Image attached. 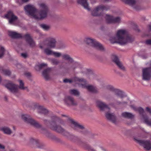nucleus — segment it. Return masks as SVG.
I'll return each instance as SVG.
<instances>
[{
  "label": "nucleus",
  "mask_w": 151,
  "mask_h": 151,
  "mask_svg": "<svg viewBox=\"0 0 151 151\" xmlns=\"http://www.w3.org/2000/svg\"><path fill=\"white\" fill-rule=\"evenodd\" d=\"M40 10L37 11L34 6L29 4L26 6L24 8L27 14L34 18L38 20L44 19L46 18L49 12L48 6L42 3L39 4Z\"/></svg>",
  "instance_id": "obj_1"
},
{
  "label": "nucleus",
  "mask_w": 151,
  "mask_h": 151,
  "mask_svg": "<svg viewBox=\"0 0 151 151\" xmlns=\"http://www.w3.org/2000/svg\"><path fill=\"white\" fill-rule=\"evenodd\" d=\"M133 39L127 35V31L124 29L118 30L115 37H111L110 40L112 43H116L121 45H124L132 42Z\"/></svg>",
  "instance_id": "obj_2"
},
{
  "label": "nucleus",
  "mask_w": 151,
  "mask_h": 151,
  "mask_svg": "<svg viewBox=\"0 0 151 151\" xmlns=\"http://www.w3.org/2000/svg\"><path fill=\"white\" fill-rule=\"evenodd\" d=\"M9 35L12 38H24L26 42L29 43L31 47H33L35 45V42L30 36L28 34H26L24 36H22L21 34L15 32H9Z\"/></svg>",
  "instance_id": "obj_3"
},
{
  "label": "nucleus",
  "mask_w": 151,
  "mask_h": 151,
  "mask_svg": "<svg viewBox=\"0 0 151 151\" xmlns=\"http://www.w3.org/2000/svg\"><path fill=\"white\" fill-rule=\"evenodd\" d=\"M86 43L95 48L100 50H103L104 49L101 44L98 42L90 38H86L85 40Z\"/></svg>",
  "instance_id": "obj_4"
},
{
  "label": "nucleus",
  "mask_w": 151,
  "mask_h": 151,
  "mask_svg": "<svg viewBox=\"0 0 151 151\" xmlns=\"http://www.w3.org/2000/svg\"><path fill=\"white\" fill-rule=\"evenodd\" d=\"M131 106L134 110L138 111L140 115H141V119L143 122L148 125L151 126V120L149 121L147 116L144 115V110L142 108L140 107L136 108L133 105H131Z\"/></svg>",
  "instance_id": "obj_5"
},
{
  "label": "nucleus",
  "mask_w": 151,
  "mask_h": 151,
  "mask_svg": "<svg viewBox=\"0 0 151 151\" xmlns=\"http://www.w3.org/2000/svg\"><path fill=\"white\" fill-rule=\"evenodd\" d=\"M22 119L26 122L36 127H39L40 125L37 122L31 118L29 115L27 114H22L21 115Z\"/></svg>",
  "instance_id": "obj_6"
},
{
  "label": "nucleus",
  "mask_w": 151,
  "mask_h": 151,
  "mask_svg": "<svg viewBox=\"0 0 151 151\" xmlns=\"http://www.w3.org/2000/svg\"><path fill=\"white\" fill-rule=\"evenodd\" d=\"M110 8L108 6L100 5L97 7L92 12L91 14L94 16H98L100 15V12L104 11H107Z\"/></svg>",
  "instance_id": "obj_7"
},
{
  "label": "nucleus",
  "mask_w": 151,
  "mask_h": 151,
  "mask_svg": "<svg viewBox=\"0 0 151 151\" xmlns=\"http://www.w3.org/2000/svg\"><path fill=\"white\" fill-rule=\"evenodd\" d=\"M151 78V66L145 68L142 70V79L146 81H149Z\"/></svg>",
  "instance_id": "obj_8"
},
{
  "label": "nucleus",
  "mask_w": 151,
  "mask_h": 151,
  "mask_svg": "<svg viewBox=\"0 0 151 151\" xmlns=\"http://www.w3.org/2000/svg\"><path fill=\"white\" fill-rule=\"evenodd\" d=\"M70 122L71 124V127L74 130L81 133H84L85 129L83 126L80 125L73 120H70Z\"/></svg>",
  "instance_id": "obj_9"
},
{
  "label": "nucleus",
  "mask_w": 151,
  "mask_h": 151,
  "mask_svg": "<svg viewBox=\"0 0 151 151\" xmlns=\"http://www.w3.org/2000/svg\"><path fill=\"white\" fill-rule=\"evenodd\" d=\"M81 79L83 80V81H80L79 85H81L82 88H86L91 92L95 93L97 92L96 88L91 85L87 86L86 80L83 78H81Z\"/></svg>",
  "instance_id": "obj_10"
},
{
  "label": "nucleus",
  "mask_w": 151,
  "mask_h": 151,
  "mask_svg": "<svg viewBox=\"0 0 151 151\" xmlns=\"http://www.w3.org/2000/svg\"><path fill=\"white\" fill-rule=\"evenodd\" d=\"M106 89L110 91L114 92L116 95L122 99L126 97L123 92L119 90L114 89L112 86L107 85L106 87Z\"/></svg>",
  "instance_id": "obj_11"
},
{
  "label": "nucleus",
  "mask_w": 151,
  "mask_h": 151,
  "mask_svg": "<svg viewBox=\"0 0 151 151\" xmlns=\"http://www.w3.org/2000/svg\"><path fill=\"white\" fill-rule=\"evenodd\" d=\"M64 103L68 106H76L77 103L74 99L70 96H66L63 99Z\"/></svg>",
  "instance_id": "obj_12"
},
{
  "label": "nucleus",
  "mask_w": 151,
  "mask_h": 151,
  "mask_svg": "<svg viewBox=\"0 0 151 151\" xmlns=\"http://www.w3.org/2000/svg\"><path fill=\"white\" fill-rule=\"evenodd\" d=\"M50 128L52 130L59 133H63L64 129L60 126L57 125L56 121H52L50 123Z\"/></svg>",
  "instance_id": "obj_13"
},
{
  "label": "nucleus",
  "mask_w": 151,
  "mask_h": 151,
  "mask_svg": "<svg viewBox=\"0 0 151 151\" xmlns=\"http://www.w3.org/2000/svg\"><path fill=\"white\" fill-rule=\"evenodd\" d=\"M140 145L143 146L145 149L147 151L151 149V143L150 141L138 140L134 138Z\"/></svg>",
  "instance_id": "obj_14"
},
{
  "label": "nucleus",
  "mask_w": 151,
  "mask_h": 151,
  "mask_svg": "<svg viewBox=\"0 0 151 151\" xmlns=\"http://www.w3.org/2000/svg\"><path fill=\"white\" fill-rule=\"evenodd\" d=\"M105 18L108 23H119L120 22L121 20L120 18L119 17L114 18L112 16L109 15H106Z\"/></svg>",
  "instance_id": "obj_15"
},
{
  "label": "nucleus",
  "mask_w": 151,
  "mask_h": 151,
  "mask_svg": "<svg viewBox=\"0 0 151 151\" xmlns=\"http://www.w3.org/2000/svg\"><path fill=\"white\" fill-rule=\"evenodd\" d=\"M5 17L6 18L9 19V23L12 24H14V22L17 19V17L11 11L9 12Z\"/></svg>",
  "instance_id": "obj_16"
},
{
  "label": "nucleus",
  "mask_w": 151,
  "mask_h": 151,
  "mask_svg": "<svg viewBox=\"0 0 151 151\" xmlns=\"http://www.w3.org/2000/svg\"><path fill=\"white\" fill-rule=\"evenodd\" d=\"M5 87L10 91L13 93H15L18 91V87L17 86L11 83H9L6 85Z\"/></svg>",
  "instance_id": "obj_17"
},
{
  "label": "nucleus",
  "mask_w": 151,
  "mask_h": 151,
  "mask_svg": "<svg viewBox=\"0 0 151 151\" xmlns=\"http://www.w3.org/2000/svg\"><path fill=\"white\" fill-rule=\"evenodd\" d=\"M111 58L113 62H114L117 66L121 69L124 70V68L122 65L119 59L117 57L114 55L112 56Z\"/></svg>",
  "instance_id": "obj_18"
},
{
  "label": "nucleus",
  "mask_w": 151,
  "mask_h": 151,
  "mask_svg": "<svg viewBox=\"0 0 151 151\" xmlns=\"http://www.w3.org/2000/svg\"><path fill=\"white\" fill-rule=\"evenodd\" d=\"M45 42H47V45L51 48H53L55 47L56 41L55 39L52 37H49L47 38Z\"/></svg>",
  "instance_id": "obj_19"
},
{
  "label": "nucleus",
  "mask_w": 151,
  "mask_h": 151,
  "mask_svg": "<svg viewBox=\"0 0 151 151\" xmlns=\"http://www.w3.org/2000/svg\"><path fill=\"white\" fill-rule=\"evenodd\" d=\"M96 105L101 110L109 111V108L101 101L98 100L96 101Z\"/></svg>",
  "instance_id": "obj_20"
},
{
  "label": "nucleus",
  "mask_w": 151,
  "mask_h": 151,
  "mask_svg": "<svg viewBox=\"0 0 151 151\" xmlns=\"http://www.w3.org/2000/svg\"><path fill=\"white\" fill-rule=\"evenodd\" d=\"M125 4H127L130 6L134 7L137 10L136 7L137 5V0H121Z\"/></svg>",
  "instance_id": "obj_21"
},
{
  "label": "nucleus",
  "mask_w": 151,
  "mask_h": 151,
  "mask_svg": "<svg viewBox=\"0 0 151 151\" xmlns=\"http://www.w3.org/2000/svg\"><path fill=\"white\" fill-rule=\"evenodd\" d=\"M78 3L81 5L85 9L88 11L90 10L91 9L89 6V4L87 1V0H77Z\"/></svg>",
  "instance_id": "obj_22"
},
{
  "label": "nucleus",
  "mask_w": 151,
  "mask_h": 151,
  "mask_svg": "<svg viewBox=\"0 0 151 151\" xmlns=\"http://www.w3.org/2000/svg\"><path fill=\"white\" fill-rule=\"evenodd\" d=\"M44 52L47 55H53L57 57H59L61 55V53L58 52H54L51 50L47 48L44 50Z\"/></svg>",
  "instance_id": "obj_23"
},
{
  "label": "nucleus",
  "mask_w": 151,
  "mask_h": 151,
  "mask_svg": "<svg viewBox=\"0 0 151 151\" xmlns=\"http://www.w3.org/2000/svg\"><path fill=\"white\" fill-rule=\"evenodd\" d=\"M81 81H82L83 80H81V78H79L75 77L73 78L72 80L67 79H65L63 80V82L65 83L69 82L70 83L74 82L76 83L79 84V83Z\"/></svg>",
  "instance_id": "obj_24"
},
{
  "label": "nucleus",
  "mask_w": 151,
  "mask_h": 151,
  "mask_svg": "<svg viewBox=\"0 0 151 151\" xmlns=\"http://www.w3.org/2000/svg\"><path fill=\"white\" fill-rule=\"evenodd\" d=\"M106 116L108 119L114 123H116V117L113 114L107 112L106 114Z\"/></svg>",
  "instance_id": "obj_25"
},
{
  "label": "nucleus",
  "mask_w": 151,
  "mask_h": 151,
  "mask_svg": "<svg viewBox=\"0 0 151 151\" xmlns=\"http://www.w3.org/2000/svg\"><path fill=\"white\" fill-rule=\"evenodd\" d=\"M51 68H49L43 71L42 75L46 80H48L49 78V74L50 72Z\"/></svg>",
  "instance_id": "obj_26"
},
{
  "label": "nucleus",
  "mask_w": 151,
  "mask_h": 151,
  "mask_svg": "<svg viewBox=\"0 0 151 151\" xmlns=\"http://www.w3.org/2000/svg\"><path fill=\"white\" fill-rule=\"evenodd\" d=\"M38 112L40 113L46 114L48 112V111L47 109L41 106H39L38 107Z\"/></svg>",
  "instance_id": "obj_27"
},
{
  "label": "nucleus",
  "mask_w": 151,
  "mask_h": 151,
  "mask_svg": "<svg viewBox=\"0 0 151 151\" xmlns=\"http://www.w3.org/2000/svg\"><path fill=\"white\" fill-rule=\"evenodd\" d=\"M122 116L125 118L132 119L134 117V116L132 114L127 112H123L122 114Z\"/></svg>",
  "instance_id": "obj_28"
},
{
  "label": "nucleus",
  "mask_w": 151,
  "mask_h": 151,
  "mask_svg": "<svg viewBox=\"0 0 151 151\" xmlns=\"http://www.w3.org/2000/svg\"><path fill=\"white\" fill-rule=\"evenodd\" d=\"M1 130L4 133L6 134H10L12 133L11 130L7 127H4L2 128L1 129Z\"/></svg>",
  "instance_id": "obj_29"
},
{
  "label": "nucleus",
  "mask_w": 151,
  "mask_h": 151,
  "mask_svg": "<svg viewBox=\"0 0 151 151\" xmlns=\"http://www.w3.org/2000/svg\"><path fill=\"white\" fill-rule=\"evenodd\" d=\"M1 70V73L4 75L9 76L11 74L10 71L8 69H2V68H0V71Z\"/></svg>",
  "instance_id": "obj_30"
},
{
  "label": "nucleus",
  "mask_w": 151,
  "mask_h": 151,
  "mask_svg": "<svg viewBox=\"0 0 151 151\" xmlns=\"http://www.w3.org/2000/svg\"><path fill=\"white\" fill-rule=\"evenodd\" d=\"M70 93L71 94L78 96L79 95V92L77 90L71 89L70 91Z\"/></svg>",
  "instance_id": "obj_31"
},
{
  "label": "nucleus",
  "mask_w": 151,
  "mask_h": 151,
  "mask_svg": "<svg viewBox=\"0 0 151 151\" xmlns=\"http://www.w3.org/2000/svg\"><path fill=\"white\" fill-rule=\"evenodd\" d=\"M63 58L65 60H69L70 62H73V60L69 55L67 54L63 55L62 56Z\"/></svg>",
  "instance_id": "obj_32"
},
{
  "label": "nucleus",
  "mask_w": 151,
  "mask_h": 151,
  "mask_svg": "<svg viewBox=\"0 0 151 151\" xmlns=\"http://www.w3.org/2000/svg\"><path fill=\"white\" fill-rule=\"evenodd\" d=\"M19 88L20 89L24 90L27 88L26 87H24V83L22 80H19Z\"/></svg>",
  "instance_id": "obj_33"
},
{
  "label": "nucleus",
  "mask_w": 151,
  "mask_h": 151,
  "mask_svg": "<svg viewBox=\"0 0 151 151\" xmlns=\"http://www.w3.org/2000/svg\"><path fill=\"white\" fill-rule=\"evenodd\" d=\"M51 63L54 65H58L60 63V61L57 59L53 58L50 60Z\"/></svg>",
  "instance_id": "obj_34"
},
{
  "label": "nucleus",
  "mask_w": 151,
  "mask_h": 151,
  "mask_svg": "<svg viewBox=\"0 0 151 151\" xmlns=\"http://www.w3.org/2000/svg\"><path fill=\"white\" fill-rule=\"evenodd\" d=\"M40 26L43 29L45 30H48L50 28L49 26L44 24H41L40 25Z\"/></svg>",
  "instance_id": "obj_35"
},
{
  "label": "nucleus",
  "mask_w": 151,
  "mask_h": 151,
  "mask_svg": "<svg viewBox=\"0 0 151 151\" xmlns=\"http://www.w3.org/2000/svg\"><path fill=\"white\" fill-rule=\"evenodd\" d=\"M5 50V49L2 46L0 47V58H1L4 55Z\"/></svg>",
  "instance_id": "obj_36"
},
{
  "label": "nucleus",
  "mask_w": 151,
  "mask_h": 151,
  "mask_svg": "<svg viewBox=\"0 0 151 151\" xmlns=\"http://www.w3.org/2000/svg\"><path fill=\"white\" fill-rule=\"evenodd\" d=\"M47 66V64H46L43 63L38 64L37 66H36V67L38 66L40 69L44 66Z\"/></svg>",
  "instance_id": "obj_37"
},
{
  "label": "nucleus",
  "mask_w": 151,
  "mask_h": 151,
  "mask_svg": "<svg viewBox=\"0 0 151 151\" xmlns=\"http://www.w3.org/2000/svg\"><path fill=\"white\" fill-rule=\"evenodd\" d=\"M146 110L150 114H151V109L148 107H147L146 108Z\"/></svg>",
  "instance_id": "obj_38"
},
{
  "label": "nucleus",
  "mask_w": 151,
  "mask_h": 151,
  "mask_svg": "<svg viewBox=\"0 0 151 151\" xmlns=\"http://www.w3.org/2000/svg\"><path fill=\"white\" fill-rule=\"evenodd\" d=\"M145 43L147 45H151V40H146Z\"/></svg>",
  "instance_id": "obj_39"
},
{
  "label": "nucleus",
  "mask_w": 151,
  "mask_h": 151,
  "mask_svg": "<svg viewBox=\"0 0 151 151\" xmlns=\"http://www.w3.org/2000/svg\"><path fill=\"white\" fill-rule=\"evenodd\" d=\"M21 55L24 58H26L27 57V54L26 53H22Z\"/></svg>",
  "instance_id": "obj_40"
},
{
  "label": "nucleus",
  "mask_w": 151,
  "mask_h": 151,
  "mask_svg": "<svg viewBox=\"0 0 151 151\" xmlns=\"http://www.w3.org/2000/svg\"><path fill=\"white\" fill-rule=\"evenodd\" d=\"M5 148V147L4 146L0 144V149L4 150Z\"/></svg>",
  "instance_id": "obj_41"
},
{
  "label": "nucleus",
  "mask_w": 151,
  "mask_h": 151,
  "mask_svg": "<svg viewBox=\"0 0 151 151\" xmlns=\"http://www.w3.org/2000/svg\"><path fill=\"white\" fill-rule=\"evenodd\" d=\"M25 74L27 76H30V74L29 73H26Z\"/></svg>",
  "instance_id": "obj_42"
},
{
  "label": "nucleus",
  "mask_w": 151,
  "mask_h": 151,
  "mask_svg": "<svg viewBox=\"0 0 151 151\" xmlns=\"http://www.w3.org/2000/svg\"><path fill=\"white\" fill-rule=\"evenodd\" d=\"M148 29L149 31H151V25H149L148 26Z\"/></svg>",
  "instance_id": "obj_43"
},
{
  "label": "nucleus",
  "mask_w": 151,
  "mask_h": 151,
  "mask_svg": "<svg viewBox=\"0 0 151 151\" xmlns=\"http://www.w3.org/2000/svg\"><path fill=\"white\" fill-rule=\"evenodd\" d=\"M29 0H22V1L23 2H26L28 1Z\"/></svg>",
  "instance_id": "obj_44"
},
{
  "label": "nucleus",
  "mask_w": 151,
  "mask_h": 151,
  "mask_svg": "<svg viewBox=\"0 0 151 151\" xmlns=\"http://www.w3.org/2000/svg\"><path fill=\"white\" fill-rule=\"evenodd\" d=\"M121 103H120V104H121ZM121 103L123 104H127V103L126 102H122V103Z\"/></svg>",
  "instance_id": "obj_45"
},
{
  "label": "nucleus",
  "mask_w": 151,
  "mask_h": 151,
  "mask_svg": "<svg viewBox=\"0 0 151 151\" xmlns=\"http://www.w3.org/2000/svg\"><path fill=\"white\" fill-rule=\"evenodd\" d=\"M30 141L32 142V141H34V139L33 138H32L30 139Z\"/></svg>",
  "instance_id": "obj_46"
},
{
  "label": "nucleus",
  "mask_w": 151,
  "mask_h": 151,
  "mask_svg": "<svg viewBox=\"0 0 151 151\" xmlns=\"http://www.w3.org/2000/svg\"><path fill=\"white\" fill-rule=\"evenodd\" d=\"M40 47L41 48H42L43 47L42 46H41V45H40Z\"/></svg>",
  "instance_id": "obj_47"
},
{
  "label": "nucleus",
  "mask_w": 151,
  "mask_h": 151,
  "mask_svg": "<svg viewBox=\"0 0 151 151\" xmlns=\"http://www.w3.org/2000/svg\"><path fill=\"white\" fill-rule=\"evenodd\" d=\"M17 65L19 66H21V65L20 64H18Z\"/></svg>",
  "instance_id": "obj_48"
},
{
  "label": "nucleus",
  "mask_w": 151,
  "mask_h": 151,
  "mask_svg": "<svg viewBox=\"0 0 151 151\" xmlns=\"http://www.w3.org/2000/svg\"><path fill=\"white\" fill-rule=\"evenodd\" d=\"M5 98V99H6H6H7L6 98V97Z\"/></svg>",
  "instance_id": "obj_49"
},
{
  "label": "nucleus",
  "mask_w": 151,
  "mask_h": 151,
  "mask_svg": "<svg viewBox=\"0 0 151 151\" xmlns=\"http://www.w3.org/2000/svg\"><path fill=\"white\" fill-rule=\"evenodd\" d=\"M106 1H109V0H106Z\"/></svg>",
  "instance_id": "obj_50"
},
{
  "label": "nucleus",
  "mask_w": 151,
  "mask_h": 151,
  "mask_svg": "<svg viewBox=\"0 0 151 151\" xmlns=\"http://www.w3.org/2000/svg\"><path fill=\"white\" fill-rule=\"evenodd\" d=\"M45 43V42H44L43 43V44H44Z\"/></svg>",
  "instance_id": "obj_51"
}]
</instances>
